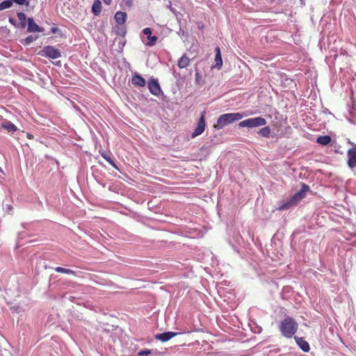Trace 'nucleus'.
<instances>
[{"instance_id": "f257e3e1", "label": "nucleus", "mask_w": 356, "mask_h": 356, "mask_svg": "<svg viewBox=\"0 0 356 356\" xmlns=\"http://www.w3.org/2000/svg\"><path fill=\"white\" fill-rule=\"evenodd\" d=\"M309 190V186L305 184H302L301 186V189L296 194H294V195L290 200L280 205V207L277 208V210H288L290 208L297 205L300 202V200H302L305 197L306 193Z\"/></svg>"}, {"instance_id": "f03ea898", "label": "nucleus", "mask_w": 356, "mask_h": 356, "mask_svg": "<svg viewBox=\"0 0 356 356\" xmlns=\"http://www.w3.org/2000/svg\"><path fill=\"white\" fill-rule=\"evenodd\" d=\"M280 330L286 338H291L298 329V323L292 317H286L280 323Z\"/></svg>"}, {"instance_id": "7ed1b4c3", "label": "nucleus", "mask_w": 356, "mask_h": 356, "mask_svg": "<svg viewBox=\"0 0 356 356\" xmlns=\"http://www.w3.org/2000/svg\"><path fill=\"white\" fill-rule=\"evenodd\" d=\"M246 115H243L240 113H232L220 115L218 117L217 120V124L214 125V127L217 129H221L228 124H232L236 121L240 120L244 116Z\"/></svg>"}, {"instance_id": "20e7f679", "label": "nucleus", "mask_w": 356, "mask_h": 356, "mask_svg": "<svg viewBox=\"0 0 356 356\" xmlns=\"http://www.w3.org/2000/svg\"><path fill=\"white\" fill-rule=\"evenodd\" d=\"M266 122H267L265 118L262 117H257L243 120L239 122L238 126L239 127L253 128L264 126Z\"/></svg>"}, {"instance_id": "39448f33", "label": "nucleus", "mask_w": 356, "mask_h": 356, "mask_svg": "<svg viewBox=\"0 0 356 356\" xmlns=\"http://www.w3.org/2000/svg\"><path fill=\"white\" fill-rule=\"evenodd\" d=\"M38 55L51 59L58 58L61 56L59 49L53 46H45L38 52Z\"/></svg>"}, {"instance_id": "423d86ee", "label": "nucleus", "mask_w": 356, "mask_h": 356, "mask_svg": "<svg viewBox=\"0 0 356 356\" xmlns=\"http://www.w3.org/2000/svg\"><path fill=\"white\" fill-rule=\"evenodd\" d=\"M206 111H203L201 113L200 118L197 122V127L191 134V138H194L200 135H201L205 130L206 127Z\"/></svg>"}, {"instance_id": "0eeeda50", "label": "nucleus", "mask_w": 356, "mask_h": 356, "mask_svg": "<svg viewBox=\"0 0 356 356\" xmlns=\"http://www.w3.org/2000/svg\"><path fill=\"white\" fill-rule=\"evenodd\" d=\"M348 143L353 145V147L348 150V165L350 168H356V145H354L350 140Z\"/></svg>"}, {"instance_id": "6e6552de", "label": "nucleus", "mask_w": 356, "mask_h": 356, "mask_svg": "<svg viewBox=\"0 0 356 356\" xmlns=\"http://www.w3.org/2000/svg\"><path fill=\"white\" fill-rule=\"evenodd\" d=\"M148 87L150 92L154 95L158 96L161 92L159 83L156 79H151L148 83Z\"/></svg>"}, {"instance_id": "1a4fd4ad", "label": "nucleus", "mask_w": 356, "mask_h": 356, "mask_svg": "<svg viewBox=\"0 0 356 356\" xmlns=\"http://www.w3.org/2000/svg\"><path fill=\"white\" fill-rule=\"evenodd\" d=\"M143 33L147 36L148 41L146 43L147 46L152 47L154 46L158 38L156 36H152V29L150 28H145L143 30Z\"/></svg>"}, {"instance_id": "9d476101", "label": "nucleus", "mask_w": 356, "mask_h": 356, "mask_svg": "<svg viewBox=\"0 0 356 356\" xmlns=\"http://www.w3.org/2000/svg\"><path fill=\"white\" fill-rule=\"evenodd\" d=\"M177 334V332H167L156 334L155 336V338L157 340L161 341L163 342H165V341H168V340H170V339H172V337H175Z\"/></svg>"}, {"instance_id": "9b49d317", "label": "nucleus", "mask_w": 356, "mask_h": 356, "mask_svg": "<svg viewBox=\"0 0 356 356\" xmlns=\"http://www.w3.org/2000/svg\"><path fill=\"white\" fill-rule=\"evenodd\" d=\"M28 28L27 31L29 33L42 32L41 29L38 24H36L33 18H29L27 20Z\"/></svg>"}, {"instance_id": "f8f14e48", "label": "nucleus", "mask_w": 356, "mask_h": 356, "mask_svg": "<svg viewBox=\"0 0 356 356\" xmlns=\"http://www.w3.org/2000/svg\"><path fill=\"white\" fill-rule=\"evenodd\" d=\"M131 83L136 87H144L146 81L140 74H135L131 78Z\"/></svg>"}, {"instance_id": "ddd939ff", "label": "nucleus", "mask_w": 356, "mask_h": 356, "mask_svg": "<svg viewBox=\"0 0 356 356\" xmlns=\"http://www.w3.org/2000/svg\"><path fill=\"white\" fill-rule=\"evenodd\" d=\"M295 340L297 343V344L299 346V347L304 351V352H309L310 348L309 345L307 341H306L302 337H295Z\"/></svg>"}, {"instance_id": "4468645a", "label": "nucleus", "mask_w": 356, "mask_h": 356, "mask_svg": "<svg viewBox=\"0 0 356 356\" xmlns=\"http://www.w3.org/2000/svg\"><path fill=\"white\" fill-rule=\"evenodd\" d=\"M127 13L122 11H118L114 16L115 22L119 24H123L127 20Z\"/></svg>"}, {"instance_id": "2eb2a0df", "label": "nucleus", "mask_w": 356, "mask_h": 356, "mask_svg": "<svg viewBox=\"0 0 356 356\" xmlns=\"http://www.w3.org/2000/svg\"><path fill=\"white\" fill-rule=\"evenodd\" d=\"M215 51H216V58H215L216 65L214 67H217L218 69H220L222 66V59L220 48L218 47H217L215 49Z\"/></svg>"}, {"instance_id": "dca6fc26", "label": "nucleus", "mask_w": 356, "mask_h": 356, "mask_svg": "<svg viewBox=\"0 0 356 356\" xmlns=\"http://www.w3.org/2000/svg\"><path fill=\"white\" fill-rule=\"evenodd\" d=\"M102 2L99 0H95L92 6V11L95 15H99L102 11Z\"/></svg>"}, {"instance_id": "f3484780", "label": "nucleus", "mask_w": 356, "mask_h": 356, "mask_svg": "<svg viewBox=\"0 0 356 356\" xmlns=\"http://www.w3.org/2000/svg\"><path fill=\"white\" fill-rule=\"evenodd\" d=\"M1 126L3 129L11 133L16 131L17 129V127L10 121L4 122Z\"/></svg>"}, {"instance_id": "a211bd4d", "label": "nucleus", "mask_w": 356, "mask_h": 356, "mask_svg": "<svg viewBox=\"0 0 356 356\" xmlns=\"http://www.w3.org/2000/svg\"><path fill=\"white\" fill-rule=\"evenodd\" d=\"M332 139L330 136H321L317 138L316 143L322 145H327L331 142Z\"/></svg>"}, {"instance_id": "6ab92c4d", "label": "nucleus", "mask_w": 356, "mask_h": 356, "mask_svg": "<svg viewBox=\"0 0 356 356\" xmlns=\"http://www.w3.org/2000/svg\"><path fill=\"white\" fill-rule=\"evenodd\" d=\"M54 270L57 273L76 275L75 271H74V270H72L71 269L65 268H63V267H56L54 268Z\"/></svg>"}, {"instance_id": "aec40b11", "label": "nucleus", "mask_w": 356, "mask_h": 356, "mask_svg": "<svg viewBox=\"0 0 356 356\" xmlns=\"http://www.w3.org/2000/svg\"><path fill=\"white\" fill-rule=\"evenodd\" d=\"M259 134L263 137L268 138L270 134V129L269 127H264L261 128L259 131Z\"/></svg>"}, {"instance_id": "412c9836", "label": "nucleus", "mask_w": 356, "mask_h": 356, "mask_svg": "<svg viewBox=\"0 0 356 356\" xmlns=\"http://www.w3.org/2000/svg\"><path fill=\"white\" fill-rule=\"evenodd\" d=\"M189 64V58L186 56H182L179 59V68L186 67Z\"/></svg>"}, {"instance_id": "4be33fe9", "label": "nucleus", "mask_w": 356, "mask_h": 356, "mask_svg": "<svg viewBox=\"0 0 356 356\" xmlns=\"http://www.w3.org/2000/svg\"><path fill=\"white\" fill-rule=\"evenodd\" d=\"M18 19L21 22L22 27H25L26 24V16L24 13H17Z\"/></svg>"}, {"instance_id": "5701e85b", "label": "nucleus", "mask_w": 356, "mask_h": 356, "mask_svg": "<svg viewBox=\"0 0 356 356\" xmlns=\"http://www.w3.org/2000/svg\"><path fill=\"white\" fill-rule=\"evenodd\" d=\"M12 5H13L12 0L4 1L0 3V10H3L6 8H9L12 6Z\"/></svg>"}, {"instance_id": "b1692460", "label": "nucleus", "mask_w": 356, "mask_h": 356, "mask_svg": "<svg viewBox=\"0 0 356 356\" xmlns=\"http://www.w3.org/2000/svg\"><path fill=\"white\" fill-rule=\"evenodd\" d=\"M102 156L104 159H106L113 167H114L115 168H117V166L115 163V162L113 161V160L111 159V157L108 155L106 153H103L102 154Z\"/></svg>"}, {"instance_id": "393cba45", "label": "nucleus", "mask_w": 356, "mask_h": 356, "mask_svg": "<svg viewBox=\"0 0 356 356\" xmlns=\"http://www.w3.org/2000/svg\"><path fill=\"white\" fill-rule=\"evenodd\" d=\"M152 353V350L149 349L141 350L138 353V356H147Z\"/></svg>"}, {"instance_id": "a878e982", "label": "nucleus", "mask_w": 356, "mask_h": 356, "mask_svg": "<svg viewBox=\"0 0 356 356\" xmlns=\"http://www.w3.org/2000/svg\"><path fill=\"white\" fill-rule=\"evenodd\" d=\"M15 3L19 5H28L29 2L26 0H13Z\"/></svg>"}, {"instance_id": "bb28decb", "label": "nucleus", "mask_w": 356, "mask_h": 356, "mask_svg": "<svg viewBox=\"0 0 356 356\" xmlns=\"http://www.w3.org/2000/svg\"><path fill=\"white\" fill-rule=\"evenodd\" d=\"M34 40L35 38L32 35H29L27 38H26L25 42L26 44H29L31 43Z\"/></svg>"}, {"instance_id": "cd10ccee", "label": "nucleus", "mask_w": 356, "mask_h": 356, "mask_svg": "<svg viewBox=\"0 0 356 356\" xmlns=\"http://www.w3.org/2000/svg\"><path fill=\"white\" fill-rule=\"evenodd\" d=\"M126 5L131 8L132 6V1L131 0H127L126 1Z\"/></svg>"}, {"instance_id": "c85d7f7f", "label": "nucleus", "mask_w": 356, "mask_h": 356, "mask_svg": "<svg viewBox=\"0 0 356 356\" xmlns=\"http://www.w3.org/2000/svg\"><path fill=\"white\" fill-rule=\"evenodd\" d=\"M26 137L29 138V139H33V136L30 134V133H27L26 134Z\"/></svg>"}, {"instance_id": "c756f323", "label": "nucleus", "mask_w": 356, "mask_h": 356, "mask_svg": "<svg viewBox=\"0 0 356 356\" xmlns=\"http://www.w3.org/2000/svg\"><path fill=\"white\" fill-rule=\"evenodd\" d=\"M104 3L106 5H110L112 0H103Z\"/></svg>"}, {"instance_id": "7c9ffc66", "label": "nucleus", "mask_w": 356, "mask_h": 356, "mask_svg": "<svg viewBox=\"0 0 356 356\" xmlns=\"http://www.w3.org/2000/svg\"><path fill=\"white\" fill-rule=\"evenodd\" d=\"M195 76H196V81L198 82L199 81V79H200V74L198 72H196L195 73Z\"/></svg>"}, {"instance_id": "2f4dec72", "label": "nucleus", "mask_w": 356, "mask_h": 356, "mask_svg": "<svg viewBox=\"0 0 356 356\" xmlns=\"http://www.w3.org/2000/svg\"><path fill=\"white\" fill-rule=\"evenodd\" d=\"M9 22H10L11 24H15V23H14V19H13L12 18H10V19H9Z\"/></svg>"}, {"instance_id": "473e14b6", "label": "nucleus", "mask_w": 356, "mask_h": 356, "mask_svg": "<svg viewBox=\"0 0 356 356\" xmlns=\"http://www.w3.org/2000/svg\"><path fill=\"white\" fill-rule=\"evenodd\" d=\"M0 172H1L2 174H3V170H2V168L0 167Z\"/></svg>"}]
</instances>
